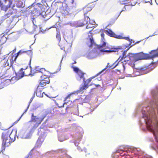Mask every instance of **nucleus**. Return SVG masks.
I'll return each instance as SVG.
<instances>
[{
  "instance_id": "49",
  "label": "nucleus",
  "mask_w": 158,
  "mask_h": 158,
  "mask_svg": "<svg viewBox=\"0 0 158 158\" xmlns=\"http://www.w3.org/2000/svg\"><path fill=\"white\" fill-rule=\"evenodd\" d=\"M29 106H28V107H27V109H26V110H25V112H24V113H25L26 112V111H27V109H28V107H29Z\"/></svg>"
},
{
  "instance_id": "55",
  "label": "nucleus",
  "mask_w": 158,
  "mask_h": 158,
  "mask_svg": "<svg viewBox=\"0 0 158 158\" xmlns=\"http://www.w3.org/2000/svg\"><path fill=\"white\" fill-rule=\"evenodd\" d=\"M118 37H119L118 38H120V39L121 38V36H119Z\"/></svg>"
},
{
  "instance_id": "12",
  "label": "nucleus",
  "mask_w": 158,
  "mask_h": 158,
  "mask_svg": "<svg viewBox=\"0 0 158 158\" xmlns=\"http://www.w3.org/2000/svg\"><path fill=\"white\" fill-rule=\"evenodd\" d=\"M14 15L11 16L9 19L7 20L6 23L10 28H13L16 24V22L14 21Z\"/></svg>"
},
{
  "instance_id": "51",
  "label": "nucleus",
  "mask_w": 158,
  "mask_h": 158,
  "mask_svg": "<svg viewBox=\"0 0 158 158\" xmlns=\"http://www.w3.org/2000/svg\"><path fill=\"white\" fill-rule=\"evenodd\" d=\"M125 11V10H122L121 11L120 13V14H119V15L121 13L122 11Z\"/></svg>"
},
{
  "instance_id": "34",
  "label": "nucleus",
  "mask_w": 158,
  "mask_h": 158,
  "mask_svg": "<svg viewBox=\"0 0 158 158\" xmlns=\"http://www.w3.org/2000/svg\"><path fill=\"white\" fill-rule=\"evenodd\" d=\"M89 22V23L90 24V25H94L95 23V22L94 21L92 20L91 21H90V20L89 21H88V23Z\"/></svg>"
},
{
  "instance_id": "7",
  "label": "nucleus",
  "mask_w": 158,
  "mask_h": 158,
  "mask_svg": "<svg viewBox=\"0 0 158 158\" xmlns=\"http://www.w3.org/2000/svg\"><path fill=\"white\" fill-rule=\"evenodd\" d=\"M91 10V9H89L87 7H85L83 8L84 11L85 10L87 11V12H85L84 14L85 15V20L83 22L79 21L77 22V26L78 27L82 26L88 24V21H90V18L88 16H86L85 14H87V11H89Z\"/></svg>"
},
{
  "instance_id": "31",
  "label": "nucleus",
  "mask_w": 158,
  "mask_h": 158,
  "mask_svg": "<svg viewBox=\"0 0 158 158\" xmlns=\"http://www.w3.org/2000/svg\"><path fill=\"white\" fill-rule=\"evenodd\" d=\"M56 39H57L58 41H60V32H57L56 35Z\"/></svg>"
},
{
  "instance_id": "8",
  "label": "nucleus",
  "mask_w": 158,
  "mask_h": 158,
  "mask_svg": "<svg viewBox=\"0 0 158 158\" xmlns=\"http://www.w3.org/2000/svg\"><path fill=\"white\" fill-rule=\"evenodd\" d=\"M73 69L74 71L77 73L76 77L77 80L80 81L82 79L83 81H84V75L85 74V73H83L77 67H74Z\"/></svg>"
},
{
  "instance_id": "57",
  "label": "nucleus",
  "mask_w": 158,
  "mask_h": 158,
  "mask_svg": "<svg viewBox=\"0 0 158 158\" xmlns=\"http://www.w3.org/2000/svg\"><path fill=\"white\" fill-rule=\"evenodd\" d=\"M114 158H118V156H116V158H115V157H114Z\"/></svg>"
},
{
  "instance_id": "44",
  "label": "nucleus",
  "mask_w": 158,
  "mask_h": 158,
  "mask_svg": "<svg viewBox=\"0 0 158 158\" xmlns=\"http://www.w3.org/2000/svg\"><path fill=\"white\" fill-rule=\"evenodd\" d=\"M3 5H2V3L1 1V0H0V7L1 6H3Z\"/></svg>"
},
{
  "instance_id": "59",
  "label": "nucleus",
  "mask_w": 158,
  "mask_h": 158,
  "mask_svg": "<svg viewBox=\"0 0 158 158\" xmlns=\"http://www.w3.org/2000/svg\"><path fill=\"white\" fill-rule=\"evenodd\" d=\"M129 48H128V49H127V51L128 50H129Z\"/></svg>"
},
{
  "instance_id": "56",
  "label": "nucleus",
  "mask_w": 158,
  "mask_h": 158,
  "mask_svg": "<svg viewBox=\"0 0 158 158\" xmlns=\"http://www.w3.org/2000/svg\"><path fill=\"white\" fill-rule=\"evenodd\" d=\"M116 156H118V155ZM114 156V157L116 158V156Z\"/></svg>"
},
{
  "instance_id": "52",
  "label": "nucleus",
  "mask_w": 158,
  "mask_h": 158,
  "mask_svg": "<svg viewBox=\"0 0 158 158\" xmlns=\"http://www.w3.org/2000/svg\"><path fill=\"white\" fill-rule=\"evenodd\" d=\"M128 61V60H124V61L126 62H127Z\"/></svg>"
},
{
  "instance_id": "64",
  "label": "nucleus",
  "mask_w": 158,
  "mask_h": 158,
  "mask_svg": "<svg viewBox=\"0 0 158 158\" xmlns=\"http://www.w3.org/2000/svg\"><path fill=\"white\" fill-rule=\"evenodd\" d=\"M139 108H141V106H140V107H139Z\"/></svg>"
},
{
  "instance_id": "6",
  "label": "nucleus",
  "mask_w": 158,
  "mask_h": 158,
  "mask_svg": "<svg viewBox=\"0 0 158 158\" xmlns=\"http://www.w3.org/2000/svg\"><path fill=\"white\" fill-rule=\"evenodd\" d=\"M45 117V116H42L41 117L35 116L34 115L33 113H32L31 122H36L33 128L35 129L40 124Z\"/></svg>"
},
{
  "instance_id": "14",
  "label": "nucleus",
  "mask_w": 158,
  "mask_h": 158,
  "mask_svg": "<svg viewBox=\"0 0 158 158\" xmlns=\"http://www.w3.org/2000/svg\"><path fill=\"white\" fill-rule=\"evenodd\" d=\"M137 70V72L139 73V75L146 74L150 71L149 68H147V67H143L140 69H138Z\"/></svg>"
},
{
  "instance_id": "16",
  "label": "nucleus",
  "mask_w": 158,
  "mask_h": 158,
  "mask_svg": "<svg viewBox=\"0 0 158 158\" xmlns=\"http://www.w3.org/2000/svg\"><path fill=\"white\" fill-rule=\"evenodd\" d=\"M16 131L15 130L12 131L11 133L9 135V138L10 141V143L14 142L15 140V136Z\"/></svg>"
},
{
  "instance_id": "41",
  "label": "nucleus",
  "mask_w": 158,
  "mask_h": 158,
  "mask_svg": "<svg viewBox=\"0 0 158 158\" xmlns=\"http://www.w3.org/2000/svg\"><path fill=\"white\" fill-rule=\"evenodd\" d=\"M86 28L87 29H88V28H91V26H90L89 25V24H88V25H87L86 26Z\"/></svg>"
},
{
  "instance_id": "63",
  "label": "nucleus",
  "mask_w": 158,
  "mask_h": 158,
  "mask_svg": "<svg viewBox=\"0 0 158 158\" xmlns=\"http://www.w3.org/2000/svg\"><path fill=\"white\" fill-rule=\"evenodd\" d=\"M125 10H126V9L125 7Z\"/></svg>"
},
{
  "instance_id": "3",
  "label": "nucleus",
  "mask_w": 158,
  "mask_h": 158,
  "mask_svg": "<svg viewBox=\"0 0 158 158\" xmlns=\"http://www.w3.org/2000/svg\"><path fill=\"white\" fill-rule=\"evenodd\" d=\"M94 48L93 50L91 51L88 52L86 54V57L89 59H93L96 58L100 54V52H105L107 53L115 52L116 50L118 49H120L121 48L120 47H118V48H114L113 50H106L104 49H101V48Z\"/></svg>"
},
{
  "instance_id": "23",
  "label": "nucleus",
  "mask_w": 158,
  "mask_h": 158,
  "mask_svg": "<svg viewBox=\"0 0 158 158\" xmlns=\"http://www.w3.org/2000/svg\"><path fill=\"white\" fill-rule=\"evenodd\" d=\"M44 93V92H43L42 90H39L38 89H37V91L36 92V95L37 97H43V94Z\"/></svg>"
},
{
  "instance_id": "46",
  "label": "nucleus",
  "mask_w": 158,
  "mask_h": 158,
  "mask_svg": "<svg viewBox=\"0 0 158 158\" xmlns=\"http://www.w3.org/2000/svg\"><path fill=\"white\" fill-rule=\"evenodd\" d=\"M40 31L39 32H40L41 31V32H42V33H44L43 32V31L41 30V27H40Z\"/></svg>"
},
{
  "instance_id": "1",
  "label": "nucleus",
  "mask_w": 158,
  "mask_h": 158,
  "mask_svg": "<svg viewBox=\"0 0 158 158\" xmlns=\"http://www.w3.org/2000/svg\"><path fill=\"white\" fill-rule=\"evenodd\" d=\"M151 93L153 99L149 106L143 107V116L140 123L142 124L144 122L148 130L153 133L157 143L156 148H153L158 152V86Z\"/></svg>"
},
{
  "instance_id": "48",
  "label": "nucleus",
  "mask_w": 158,
  "mask_h": 158,
  "mask_svg": "<svg viewBox=\"0 0 158 158\" xmlns=\"http://www.w3.org/2000/svg\"><path fill=\"white\" fill-rule=\"evenodd\" d=\"M119 152H119V151H118V150L117 151L116 154L118 153Z\"/></svg>"
},
{
  "instance_id": "36",
  "label": "nucleus",
  "mask_w": 158,
  "mask_h": 158,
  "mask_svg": "<svg viewBox=\"0 0 158 158\" xmlns=\"http://www.w3.org/2000/svg\"><path fill=\"white\" fill-rule=\"evenodd\" d=\"M58 140L59 141H60V142H62L63 141H64L65 140V139L64 138V139L62 138V139H61V138L58 137Z\"/></svg>"
},
{
  "instance_id": "24",
  "label": "nucleus",
  "mask_w": 158,
  "mask_h": 158,
  "mask_svg": "<svg viewBox=\"0 0 158 158\" xmlns=\"http://www.w3.org/2000/svg\"><path fill=\"white\" fill-rule=\"evenodd\" d=\"M103 32H104L107 35H108L111 36L113 37H115V34H114L113 32L110 30H109V31H108L107 30H104L103 31Z\"/></svg>"
},
{
  "instance_id": "54",
  "label": "nucleus",
  "mask_w": 158,
  "mask_h": 158,
  "mask_svg": "<svg viewBox=\"0 0 158 158\" xmlns=\"http://www.w3.org/2000/svg\"><path fill=\"white\" fill-rule=\"evenodd\" d=\"M43 69H40V71H38V70H36V71H39V72H41V71H41V70H42Z\"/></svg>"
},
{
  "instance_id": "47",
  "label": "nucleus",
  "mask_w": 158,
  "mask_h": 158,
  "mask_svg": "<svg viewBox=\"0 0 158 158\" xmlns=\"http://www.w3.org/2000/svg\"><path fill=\"white\" fill-rule=\"evenodd\" d=\"M77 149L79 151H80L81 150V148L79 147H77Z\"/></svg>"
},
{
  "instance_id": "20",
  "label": "nucleus",
  "mask_w": 158,
  "mask_h": 158,
  "mask_svg": "<svg viewBox=\"0 0 158 158\" xmlns=\"http://www.w3.org/2000/svg\"><path fill=\"white\" fill-rule=\"evenodd\" d=\"M101 36L102 38V39L101 40L102 41V44H100L99 45H98V48H103L104 47L106 46V42L103 40H104V34L103 33H102L101 34Z\"/></svg>"
},
{
  "instance_id": "25",
  "label": "nucleus",
  "mask_w": 158,
  "mask_h": 158,
  "mask_svg": "<svg viewBox=\"0 0 158 158\" xmlns=\"http://www.w3.org/2000/svg\"><path fill=\"white\" fill-rule=\"evenodd\" d=\"M115 64V63H114L112 65L110 66L109 65V63H107V65L106 66V67L105 69L103 70L99 74H100L103 71H104V70H105L106 68H108V67H109L111 69H113V68H114L117 65V64Z\"/></svg>"
},
{
  "instance_id": "26",
  "label": "nucleus",
  "mask_w": 158,
  "mask_h": 158,
  "mask_svg": "<svg viewBox=\"0 0 158 158\" xmlns=\"http://www.w3.org/2000/svg\"><path fill=\"white\" fill-rule=\"evenodd\" d=\"M82 137L81 136H79L78 138L74 142L75 145V146H77L78 143L81 140Z\"/></svg>"
},
{
  "instance_id": "53",
  "label": "nucleus",
  "mask_w": 158,
  "mask_h": 158,
  "mask_svg": "<svg viewBox=\"0 0 158 158\" xmlns=\"http://www.w3.org/2000/svg\"><path fill=\"white\" fill-rule=\"evenodd\" d=\"M52 153V152H48L47 154H49V153Z\"/></svg>"
},
{
  "instance_id": "2",
  "label": "nucleus",
  "mask_w": 158,
  "mask_h": 158,
  "mask_svg": "<svg viewBox=\"0 0 158 158\" xmlns=\"http://www.w3.org/2000/svg\"><path fill=\"white\" fill-rule=\"evenodd\" d=\"M150 55L148 54H144L140 52L137 54L129 53L124 58L128 57L129 60L136 61L142 59H153L156 57L158 56V48L156 50L152 51L150 53Z\"/></svg>"
},
{
  "instance_id": "35",
  "label": "nucleus",
  "mask_w": 158,
  "mask_h": 158,
  "mask_svg": "<svg viewBox=\"0 0 158 158\" xmlns=\"http://www.w3.org/2000/svg\"><path fill=\"white\" fill-rule=\"evenodd\" d=\"M124 39L127 40H128L130 42V44H131V41H132V40L131 39H130L128 37H125L124 38Z\"/></svg>"
},
{
  "instance_id": "19",
  "label": "nucleus",
  "mask_w": 158,
  "mask_h": 158,
  "mask_svg": "<svg viewBox=\"0 0 158 158\" xmlns=\"http://www.w3.org/2000/svg\"><path fill=\"white\" fill-rule=\"evenodd\" d=\"M23 70L24 69H23V68H22L19 71V72L16 73V76L17 77H19V78L18 79H20L21 78H22L24 76V72L23 71Z\"/></svg>"
},
{
  "instance_id": "61",
  "label": "nucleus",
  "mask_w": 158,
  "mask_h": 158,
  "mask_svg": "<svg viewBox=\"0 0 158 158\" xmlns=\"http://www.w3.org/2000/svg\"><path fill=\"white\" fill-rule=\"evenodd\" d=\"M33 24H34V20L33 21Z\"/></svg>"
},
{
  "instance_id": "43",
  "label": "nucleus",
  "mask_w": 158,
  "mask_h": 158,
  "mask_svg": "<svg viewBox=\"0 0 158 158\" xmlns=\"http://www.w3.org/2000/svg\"><path fill=\"white\" fill-rule=\"evenodd\" d=\"M67 42H68L69 43L71 42V43H73L72 40H72L71 41H69L68 40V41H66Z\"/></svg>"
},
{
  "instance_id": "37",
  "label": "nucleus",
  "mask_w": 158,
  "mask_h": 158,
  "mask_svg": "<svg viewBox=\"0 0 158 158\" xmlns=\"http://www.w3.org/2000/svg\"><path fill=\"white\" fill-rule=\"evenodd\" d=\"M71 95V94H69L67 96L66 98H65V100H67V99L70 98V96Z\"/></svg>"
},
{
  "instance_id": "33",
  "label": "nucleus",
  "mask_w": 158,
  "mask_h": 158,
  "mask_svg": "<svg viewBox=\"0 0 158 158\" xmlns=\"http://www.w3.org/2000/svg\"><path fill=\"white\" fill-rule=\"evenodd\" d=\"M157 4H158V0H155ZM145 2H149L152 3V0H144Z\"/></svg>"
},
{
  "instance_id": "32",
  "label": "nucleus",
  "mask_w": 158,
  "mask_h": 158,
  "mask_svg": "<svg viewBox=\"0 0 158 158\" xmlns=\"http://www.w3.org/2000/svg\"><path fill=\"white\" fill-rule=\"evenodd\" d=\"M40 15H41L43 17L45 18V12L44 11H42V10H40Z\"/></svg>"
},
{
  "instance_id": "13",
  "label": "nucleus",
  "mask_w": 158,
  "mask_h": 158,
  "mask_svg": "<svg viewBox=\"0 0 158 158\" xmlns=\"http://www.w3.org/2000/svg\"><path fill=\"white\" fill-rule=\"evenodd\" d=\"M89 38L87 39L86 44L89 47H91L93 45H95V43L93 40L92 34H90V35H88Z\"/></svg>"
},
{
  "instance_id": "28",
  "label": "nucleus",
  "mask_w": 158,
  "mask_h": 158,
  "mask_svg": "<svg viewBox=\"0 0 158 158\" xmlns=\"http://www.w3.org/2000/svg\"><path fill=\"white\" fill-rule=\"evenodd\" d=\"M126 52L125 51H124V52H123V53L122 56H120L118 58V60H119V61H121L123 59V58L126 55Z\"/></svg>"
},
{
  "instance_id": "42",
  "label": "nucleus",
  "mask_w": 158,
  "mask_h": 158,
  "mask_svg": "<svg viewBox=\"0 0 158 158\" xmlns=\"http://www.w3.org/2000/svg\"><path fill=\"white\" fill-rule=\"evenodd\" d=\"M158 34V33H156V32L154 33H153V35H151V36H153L155 35H157Z\"/></svg>"
},
{
  "instance_id": "5",
  "label": "nucleus",
  "mask_w": 158,
  "mask_h": 158,
  "mask_svg": "<svg viewBox=\"0 0 158 158\" xmlns=\"http://www.w3.org/2000/svg\"><path fill=\"white\" fill-rule=\"evenodd\" d=\"M9 132L8 131L4 132L2 133V139L3 140L2 145V149L4 150L5 146L8 147L10 145V141L9 138Z\"/></svg>"
},
{
  "instance_id": "45",
  "label": "nucleus",
  "mask_w": 158,
  "mask_h": 158,
  "mask_svg": "<svg viewBox=\"0 0 158 158\" xmlns=\"http://www.w3.org/2000/svg\"><path fill=\"white\" fill-rule=\"evenodd\" d=\"M34 97H32L31 98V100H30V103L32 102V101L33 99V98Z\"/></svg>"
},
{
  "instance_id": "15",
  "label": "nucleus",
  "mask_w": 158,
  "mask_h": 158,
  "mask_svg": "<svg viewBox=\"0 0 158 158\" xmlns=\"http://www.w3.org/2000/svg\"><path fill=\"white\" fill-rule=\"evenodd\" d=\"M92 79V78H89L86 81H85V78L84 81H83L82 79L80 81H83L84 82V85L80 88V90H82L88 88V84L90 82Z\"/></svg>"
},
{
  "instance_id": "50",
  "label": "nucleus",
  "mask_w": 158,
  "mask_h": 158,
  "mask_svg": "<svg viewBox=\"0 0 158 158\" xmlns=\"http://www.w3.org/2000/svg\"><path fill=\"white\" fill-rule=\"evenodd\" d=\"M23 114H22V115L21 116V117H20L19 118V119L18 120V121H18L19 120V119H20V118H21V117H22V116H23Z\"/></svg>"
},
{
  "instance_id": "11",
  "label": "nucleus",
  "mask_w": 158,
  "mask_h": 158,
  "mask_svg": "<svg viewBox=\"0 0 158 158\" xmlns=\"http://www.w3.org/2000/svg\"><path fill=\"white\" fill-rule=\"evenodd\" d=\"M73 12V10L70 9L68 6L66 5L63 7V9L61 11V13L65 16L69 15Z\"/></svg>"
},
{
  "instance_id": "4",
  "label": "nucleus",
  "mask_w": 158,
  "mask_h": 158,
  "mask_svg": "<svg viewBox=\"0 0 158 158\" xmlns=\"http://www.w3.org/2000/svg\"><path fill=\"white\" fill-rule=\"evenodd\" d=\"M14 0H5V2L6 5H4L2 6L1 10L5 11L6 12L7 11L9 12H6L2 17L3 19H6L10 17L13 13V10L15 9V5H14L12 8L10 6L12 4Z\"/></svg>"
},
{
  "instance_id": "60",
  "label": "nucleus",
  "mask_w": 158,
  "mask_h": 158,
  "mask_svg": "<svg viewBox=\"0 0 158 158\" xmlns=\"http://www.w3.org/2000/svg\"><path fill=\"white\" fill-rule=\"evenodd\" d=\"M37 68H36V67L35 68V69H36Z\"/></svg>"
},
{
  "instance_id": "62",
  "label": "nucleus",
  "mask_w": 158,
  "mask_h": 158,
  "mask_svg": "<svg viewBox=\"0 0 158 158\" xmlns=\"http://www.w3.org/2000/svg\"><path fill=\"white\" fill-rule=\"evenodd\" d=\"M62 61V60L61 61V62H60L61 63Z\"/></svg>"
},
{
  "instance_id": "30",
  "label": "nucleus",
  "mask_w": 158,
  "mask_h": 158,
  "mask_svg": "<svg viewBox=\"0 0 158 158\" xmlns=\"http://www.w3.org/2000/svg\"><path fill=\"white\" fill-rule=\"evenodd\" d=\"M6 40V38L5 36H2L0 40V42L2 44H3L5 43Z\"/></svg>"
},
{
  "instance_id": "18",
  "label": "nucleus",
  "mask_w": 158,
  "mask_h": 158,
  "mask_svg": "<svg viewBox=\"0 0 158 158\" xmlns=\"http://www.w3.org/2000/svg\"><path fill=\"white\" fill-rule=\"evenodd\" d=\"M16 5L18 7H24L25 1L24 0H16Z\"/></svg>"
},
{
  "instance_id": "17",
  "label": "nucleus",
  "mask_w": 158,
  "mask_h": 158,
  "mask_svg": "<svg viewBox=\"0 0 158 158\" xmlns=\"http://www.w3.org/2000/svg\"><path fill=\"white\" fill-rule=\"evenodd\" d=\"M49 82L50 80L49 78L46 77L44 78V80H43L41 81L39 86L43 87L45 86L47 84H49Z\"/></svg>"
},
{
  "instance_id": "21",
  "label": "nucleus",
  "mask_w": 158,
  "mask_h": 158,
  "mask_svg": "<svg viewBox=\"0 0 158 158\" xmlns=\"http://www.w3.org/2000/svg\"><path fill=\"white\" fill-rule=\"evenodd\" d=\"M68 5L69 6L72 8V10L75 8V4L74 3V0H68L67 1Z\"/></svg>"
},
{
  "instance_id": "22",
  "label": "nucleus",
  "mask_w": 158,
  "mask_h": 158,
  "mask_svg": "<svg viewBox=\"0 0 158 158\" xmlns=\"http://www.w3.org/2000/svg\"><path fill=\"white\" fill-rule=\"evenodd\" d=\"M43 141V139L39 137L37 141L35 147L38 148L40 147Z\"/></svg>"
},
{
  "instance_id": "29",
  "label": "nucleus",
  "mask_w": 158,
  "mask_h": 158,
  "mask_svg": "<svg viewBox=\"0 0 158 158\" xmlns=\"http://www.w3.org/2000/svg\"><path fill=\"white\" fill-rule=\"evenodd\" d=\"M26 52L27 53V54L28 55H29L30 56L31 59H30V63H31V56H32V50H29L28 51H26Z\"/></svg>"
},
{
  "instance_id": "27",
  "label": "nucleus",
  "mask_w": 158,
  "mask_h": 158,
  "mask_svg": "<svg viewBox=\"0 0 158 158\" xmlns=\"http://www.w3.org/2000/svg\"><path fill=\"white\" fill-rule=\"evenodd\" d=\"M26 52V50H24V49L21 50L19 51L17 53V55L16 56V57H17L18 56H19V55L22 54L23 53H25Z\"/></svg>"
},
{
  "instance_id": "9",
  "label": "nucleus",
  "mask_w": 158,
  "mask_h": 158,
  "mask_svg": "<svg viewBox=\"0 0 158 158\" xmlns=\"http://www.w3.org/2000/svg\"><path fill=\"white\" fill-rule=\"evenodd\" d=\"M31 14L32 18L34 20L35 18L38 16L40 15V10H42V8L40 7H37L36 8L32 7L31 8Z\"/></svg>"
},
{
  "instance_id": "40",
  "label": "nucleus",
  "mask_w": 158,
  "mask_h": 158,
  "mask_svg": "<svg viewBox=\"0 0 158 158\" xmlns=\"http://www.w3.org/2000/svg\"><path fill=\"white\" fill-rule=\"evenodd\" d=\"M132 148L133 149V150H135V149L137 151H139L140 150V149L139 148L137 149V148Z\"/></svg>"
},
{
  "instance_id": "38",
  "label": "nucleus",
  "mask_w": 158,
  "mask_h": 158,
  "mask_svg": "<svg viewBox=\"0 0 158 158\" xmlns=\"http://www.w3.org/2000/svg\"><path fill=\"white\" fill-rule=\"evenodd\" d=\"M9 63L8 62V60H7L6 61V63H5V66H9Z\"/></svg>"
},
{
  "instance_id": "58",
  "label": "nucleus",
  "mask_w": 158,
  "mask_h": 158,
  "mask_svg": "<svg viewBox=\"0 0 158 158\" xmlns=\"http://www.w3.org/2000/svg\"><path fill=\"white\" fill-rule=\"evenodd\" d=\"M74 63H76V62L75 61H74Z\"/></svg>"
},
{
  "instance_id": "39",
  "label": "nucleus",
  "mask_w": 158,
  "mask_h": 158,
  "mask_svg": "<svg viewBox=\"0 0 158 158\" xmlns=\"http://www.w3.org/2000/svg\"><path fill=\"white\" fill-rule=\"evenodd\" d=\"M41 128H40L38 129V134H40V131H41Z\"/></svg>"
},
{
  "instance_id": "10",
  "label": "nucleus",
  "mask_w": 158,
  "mask_h": 158,
  "mask_svg": "<svg viewBox=\"0 0 158 158\" xmlns=\"http://www.w3.org/2000/svg\"><path fill=\"white\" fill-rule=\"evenodd\" d=\"M31 135V130H27L26 131L23 130L20 131L19 133V136L23 139L29 138Z\"/></svg>"
}]
</instances>
